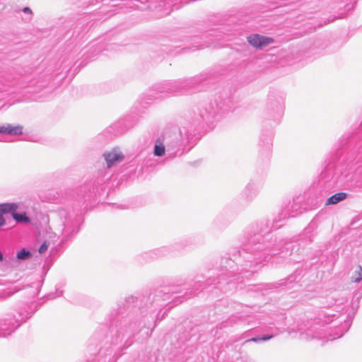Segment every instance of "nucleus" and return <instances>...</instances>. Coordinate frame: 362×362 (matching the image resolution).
Listing matches in <instances>:
<instances>
[{
    "mask_svg": "<svg viewBox=\"0 0 362 362\" xmlns=\"http://www.w3.org/2000/svg\"><path fill=\"white\" fill-rule=\"evenodd\" d=\"M192 127H183L178 132L165 133L166 152L169 158H175L189 151L197 139V134L192 132Z\"/></svg>",
    "mask_w": 362,
    "mask_h": 362,
    "instance_id": "nucleus-1",
    "label": "nucleus"
},
{
    "mask_svg": "<svg viewBox=\"0 0 362 362\" xmlns=\"http://www.w3.org/2000/svg\"><path fill=\"white\" fill-rule=\"evenodd\" d=\"M344 310V308L339 314L327 313L324 317L322 324L327 334V341L340 338L349 330L354 314H346Z\"/></svg>",
    "mask_w": 362,
    "mask_h": 362,
    "instance_id": "nucleus-2",
    "label": "nucleus"
},
{
    "mask_svg": "<svg viewBox=\"0 0 362 362\" xmlns=\"http://www.w3.org/2000/svg\"><path fill=\"white\" fill-rule=\"evenodd\" d=\"M265 237L262 235H255L251 240H250L247 245H245V250L247 252L252 254L255 257L254 260L256 263L262 261H268L270 257H269L271 252L272 255H275L278 250L281 253H286L291 247L294 246L291 243H288L285 245L283 248H279L280 244L277 245L278 248H270L271 244L269 243H265Z\"/></svg>",
    "mask_w": 362,
    "mask_h": 362,
    "instance_id": "nucleus-3",
    "label": "nucleus"
},
{
    "mask_svg": "<svg viewBox=\"0 0 362 362\" xmlns=\"http://www.w3.org/2000/svg\"><path fill=\"white\" fill-rule=\"evenodd\" d=\"M297 332L299 337L304 340L314 339L326 340L327 334L323 327L322 321L320 319L308 320L298 326Z\"/></svg>",
    "mask_w": 362,
    "mask_h": 362,
    "instance_id": "nucleus-4",
    "label": "nucleus"
},
{
    "mask_svg": "<svg viewBox=\"0 0 362 362\" xmlns=\"http://www.w3.org/2000/svg\"><path fill=\"white\" fill-rule=\"evenodd\" d=\"M205 78L203 75L196 76L189 78L180 79L168 82L159 88L160 92L187 93L191 89L201 83Z\"/></svg>",
    "mask_w": 362,
    "mask_h": 362,
    "instance_id": "nucleus-5",
    "label": "nucleus"
},
{
    "mask_svg": "<svg viewBox=\"0 0 362 362\" xmlns=\"http://www.w3.org/2000/svg\"><path fill=\"white\" fill-rule=\"evenodd\" d=\"M30 308L26 307L21 309L18 317L6 318L0 320V337H6L13 333L22 322L30 318L35 311H29Z\"/></svg>",
    "mask_w": 362,
    "mask_h": 362,
    "instance_id": "nucleus-6",
    "label": "nucleus"
},
{
    "mask_svg": "<svg viewBox=\"0 0 362 362\" xmlns=\"http://www.w3.org/2000/svg\"><path fill=\"white\" fill-rule=\"evenodd\" d=\"M60 217L64 218V228L62 230V235L64 238H69L72 237L78 231V223L79 220L76 216L69 214L66 210H61L59 211Z\"/></svg>",
    "mask_w": 362,
    "mask_h": 362,
    "instance_id": "nucleus-7",
    "label": "nucleus"
},
{
    "mask_svg": "<svg viewBox=\"0 0 362 362\" xmlns=\"http://www.w3.org/2000/svg\"><path fill=\"white\" fill-rule=\"evenodd\" d=\"M228 111V109L220 106L217 101L210 102L204 104L199 110V114L203 122H211L218 115L219 111Z\"/></svg>",
    "mask_w": 362,
    "mask_h": 362,
    "instance_id": "nucleus-8",
    "label": "nucleus"
},
{
    "mask_svg": "<svg viewBox=\"0 0 362 362\" xmlns=\"http://www.w3.org/2000/svg\"><path fill=\"white\" fill-rule=\"evenodd\" d=\"M298 214L296 204L293 203H288L285 207H284L277 218H275L273 221L272 228L276 230L283 226L281 222L289 217H293Z\"/></svg>",
    "mask_w": 362,
    "mask_h": 362,
    "instance_id": "nucleus-9",
    "label": "nucleus"
},
{
    "mask_svg": "<svg viewBox=\"0 0 362 362\" xmlns=\"http://www.w3.org/2000/svg\"><path fill=\"white\" fill-rule=\"evenodd\" d=\"M103 157L108 168L120 163L124 158V156L120 149L117 148H114L109 151H105L103 153Z\"/></svg>",
    "mask_w": 362,
    "mask_h": 362,
    "instance_id": "nucleus-10",
    "label": "nucleus"
},
{
    "mask_svg": "<svg viewBox=\"0 0 362 362\" xmlns=\"http://www.w3.org/2000/svg\"><path fill=\"white\" fill-rule=\"evenodd\" d=\"M348 164L351 168H362V141L358 142L348 158Z\"/></svg>",
    "mask_w": 362,
    "mask_h": 362,
    "instance_id": "nucleus-11",
    "label": "nucleus"
},
{
    "mask_svg": "<svg viewBox=\"0 0 362 362\" xmlns=\"http://www.w3.org/2000/svg\"><path fill=\"white\" fill-rule=\"evenodd\" d=\"M247 41L250 45L257 49H263L273 42L272 38L259 34H253L248 36Z\"/></svg>",
    "mask_w": 362,
    "mask_h": 362,
    "instance_id": "nucleus-12",
    "label": "nucleus"
},
{
    "mask_svg": "<svg viewBox=\"0 0 362 362\" xmlns=\"http://www.w3.org/2000/svg\"><path fill=\"white\" fill-rule=\"evenodd\" d=\"M23 133V127L20 125L13 126L8 123L0 124V134L4 136H17Z\"/></svg>",
    "mask_w": 362,
    "mask_h": 362,
    "instance_id": "nucleus-13",
    "label": "nucleus"
},
{
    "mask_svg": "<svg viewBox=\"0 0 362 362\" xmlns=\"http://www.w3.org/2000/svg\"><path fill=\"white\" fill-rule=\"evenodd\" d=\"M273 135L271 132L262 134L260 137L259 146L265 155H269L272 147Z\"/></svg>",
    "mask_w": 362,
    "mask_h": 362,
    "instance_id": "nucleus-14",
    "label": "nucleus"
},
{
    "mask_svg": "<svg viewBox=\"0 0 362 362\" xmlns=\"http://www.w3.org/2000/svg\"><path fill=\"white\" fill-rule=\"evenodd\" d=\"M166 151L165 133L157 139L153 148V154L156 156L161 157Z\"/></svg>",
    "mask_w": 362,
    "mask_h": 362,
    "instance_id": "nucleus-15",
    "label": "nucleus"
},
{
    "mask_svg": "<svg viewBox=\"0 0 362 362\" xmlns=\"http://www.w3.org/2000/svg\"><path fill=\"white\" fill-rule=\"evenodd\" d=\"M18 209L17 203H2L0 204V214H11L15 212Z\"/></svg>",
    "mask_w": 362,
    "mask_h": 362,
    "instance_id": "nucleus-16",
    "label": "nucleus"
},
{
    "mask_svg": "<svg viewBox=\"0 0 362 362\" xmlns=\"http://www.w3.org/2000/svg\"><path fill=\"white\" fill-rule=\"evenodd\" d=\"M347 197V194L345 192H338L335 194L329 197L326 202V205H332V204H337L339 202L344 200Z\"/></svg>",
    "mask_w": 362,
    "mask_h": 362,
    "instance_id": "nucleus-17",
    "label": "nucleus"
},
{
    "mask_svg": "<svg viewBox=\"0 0 362 362\" xmlns=\"http://www.w3.org/2000/svg\"><path fill=\"white\" fill-rule=\"evenodd\" d=\"M257 193H258V189H257V186H255L252 183H249L247 185V187H245V194L246 197L250 199H252V198L256 197Z\"/></svg>",
    "mask_w": 362,
    "mask_h": 362,
    "instance_id": "nucleus-18",
    "label": "nucleus"
},
{
    "mask_svg": "<svg viewBox=\"0 0 362 362\" xmlns=\"http://www.w3.org/2000/svg\"><path fill=\"white\" fill-rule=\"evenodd\" d=\"M12 218L17 222V223H28L30 222V218L27 216L25 212L22 213H17L16 211H15L14 213L12 214Z\"/></svg>",
    "mask_w": 362,
    "mask_h": 362,
    "instance_id": "nucleus-19",
    "label": "nucleus"
},
{
    "mask_svg": "<svg viewBox=\"0 0 362 362\" xmlns=\"http://www.w3.org/2000/svg\"><path fill=\"white\" fill-rule=\"evenodd\" d=\"M315 223L311 222L304 230V235L308 239L310 243L312 242V238L315 235Z\"/></svg>",
    "mask_w": 362,
    "mask_h": 362,
    "instance_id": "nucleus-20",
    "label": "nucleus"
},
{
    "mask_svg": "<svg viewBox=\"0 0 362 362\" xmlns=\"http://www.w3.org/2000/svg\"><path fill=\"white\" fill-rule=\"evenodd\" d=\"M31 257V252L25 248L21 249L16 254V258L20 260H27L29 259Z\"/></svg>",
    "mask_w": 362,
    "mask_h": 362,
    "instance_id": "nucleus-21",
    "label": "nucleus"
},
{
    "mask_svg": "<svg viewBox=\"0 0 362 362\" xmlns=\"http://www.w3.org/2000/svg\"><path fill=\"white\" fill-rule=\"evenodd\" d=\"M274 337V334H265V335H263L262 337H252V338L248 339L245 340V343H248L250 341L256 342V343H258L260 341H265L272 339Z\"/></svg>",
    "mask_w": 362,
    "mask_h": 362,
    "instance_id": "nucleus-22",
    "label": "nucleus"
},
{
    "mask_svg": "<svg viewBox=\"0 0 362 362\" xmlns=\"http://www.w3.org/2000/svg\"><path fill=\"white\" fill-rule=\"evenodd\" d=\"M362 280V267L358 266L357 269L351 276V281L353 282L358 283Z\"/></svg>",
    "mask_w": 362,
    "mask_h": 362,
    "instance_id": "nucleus-23",
    "label": "nucleus"
},
{
    "mask_svg": "<svg viewBox=\"0 0 362 362\" xmlns=\"http://www.w3.org/2000/svg\"><path fill=\"white\" fill-rule=\"evenodd\" d=\"M295 280V278L293 276H289L287 279L286 280H283L280 284L279 285L280 286H287L288 283H292L293 281Z\"/></svg>",
    "mask_w": 362,
    "mask_h": 362,
    "instance_id": "nucleus-24",
    "label": "nucleus"
},
{
    "mask_svg": "<svg viewBox=\"0 0 362 362\" xmlns=\"http://www.w3.org/2000/svg\"><path fill=\"white\" fill-rule=\"evenodd\" d=\"M49 244L47 243V242H44L40 247H39V252L40 254L44 253L48 248Z\"/></svg>",
    "mask_w": 362,
    "mask_h": 362,
    "instance_id": "nucleus-25",
    "label": "nucleus"
},
{
    "mask_svg": "<svg viewBox=\"0 0 362 362\" xmlns=\"http://www.w3.org/2000/svg\"><path fill=\"white\" fill-rule=\"evenodd\" d=\"M6 223L5 219L2 214H0V227L4 226Z\"/></svg>",
    "mask_w": 362,
    "mask_h": 362,
    "instance_id": "nucleus-26",
    "label": "nucleus"
},
{
    "mask_svg": "<svg viewBox=\"0 0 362 362\" xmlns=\"http://www.w3.org/2000/svg\"><path fill=\"white\" fill-rule=\"evenodd\" d=\"M23 11L25 13H32V11L31 9L29 8V7H25L23 9Z\"/></svg>",
    "mask_w": 362,
    "mask_h": 362,
    "instance_id": "nucleus-27",
    "label": "nucleus"
},
{
    "mask_svg": "<svg viewBox=\"0 0 362 362\" xmlns=\"http://www.w3.org/2000/svg\"><path fill=\"white\" fill-rule=\"evenodd\" d=\"M339 308H341V310H337L336 314H339L340 313H341V311L343 308H344V312H345L346 314H348L347 313V310L346 308V306L344 305V306L341 307V305H339Z\"/></svg>",
    "mask_w": 362,
    "mask_h": 362,
    "instance_id": "nucleus-28",
    "label": "nucleus"
},
{
    "mask_svg": "<svg viewBox=\"0 0 362 362\" xmlns=\"http://www.w3.org/2000/svg\"><path fill=\"white\" fill-rule=\"evenodd\" d=\"M163 297H164V298H163L164 300H168L170 298L169 293H165L163 295Z\"/></svg>",
    "mask_w": 362,
    "mask_h": 362,
    "instance_id": "nucleus-29",
    "label": "nucleus"
},
{
    "mask_svg": "<svg viewBox=\"0 0 362 362\" xmlns=\"http://www.w3.org/2000/svg\"><path fill=\"white\" fill-rule=\"evenodd\" d=\"M164 317V314L161 316V317H159V314L157 315L156 321L157 320H161Z\"/></svg>",
    "mask_w": 362,
    "mask_h": 362,
    "instance_id": "nucleus-30",
    "label": "nucleus"
},
{
    "mask_svg": "<svg viewBox=\"0 0 362 362\" xmlns=\"http://www.w3.org/2000/svg\"><path fill=\"white\" fill-rule=\"evenodd\" d=\"M3 258H4L3 254H2V253H1V252L0 251V261H2V260H3Z\"/></svg>",
    "mask_w": 362,
    "mask_h": 362,
    "instance_id": "nucleus-31",
    "label": "nucleus"
},
{
    "mask_svg": "<svg viewBox=\"0 0 362 362\" xmlns=\"http://www.w3.org/2000/svg\"><path fill=\"white\" fill-rule=\"evenodd\" d=\"M282 109H283L282 105H280V106H279V110L281 111V110H282Z\"/></svg>",
    "mask_w": 362,
    "mask_h": 362,
    "instance_id": "nucleus-32",
    "label": "nucleus"
},
{
    "mask_svg": "<svg viewBox=\"0 0 362 362\" xmlns=\"http://www.w3.org/2000/svg\"><path fill=\"white\" fill-rule=\"evenodd\" d=\"M37 91H38V90H37V89H34V90H32L31 92H37Z\"/></svg>",
    "mask_w": 362,
    "mask_h": 362,
    "instance_id": "nucleus-33",
    "label": "nucleus"
},
{
    "mask_svg": "<svg viewBox=\"0 0 362 362\" xmlns=\"http://www.w3.org/2000/svg\"><path fill=\"white\" fill-rule=\"evenodd\" d=\"M250 272L252 273V272H255V270L252 269V270H250Z\"/></svg>",
    "mask_w": 362,
    "mask_h": 362,
    "instance_id": "nucleus-34",
    "label": "nucleus"
},
{
    "mask_svg": "<svg viewBox=\"0 0 362 362\" xmlns=\"http://www.w3.org/2000/svg\"><path fill=\"white\" fill-rule=\"evenodd\" d=\"M0 141H4V140H3V139H0Z\"/></svg>",
    "mask_w": 362,
    "mask_h": 362,
    "instance_id": "nucleus-35",
    "label": "nucleus"
}]
</instances>
